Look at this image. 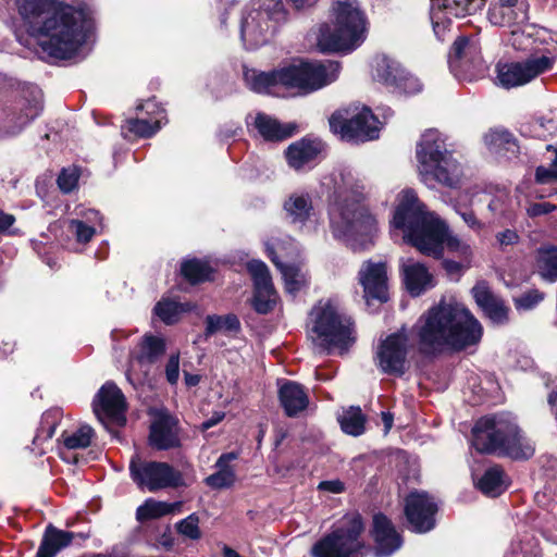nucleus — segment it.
I'll use <instances>...</instances> for the list:
<instances>
[{"label": "nucleus", "instance_id": "obj_15", "mask_svg": "<svg viewBox=\"0 0 557 557\" xmlns=\"http://www.w3.org/2000/svg\"><path fill=\"white\" fill-rule=\"evenodd\" d=\"M407 352L408 336L405 330L388 335L377 350L380 369L387 374L403 375L406 370Z\"/></svg>", "mask_w": 557, "mask_h": 557}, {"label": "nucleus", "instance_id": "obj_21", "mask_svg": "<svg viewBox=\"0 0 557 557\" xmlns=\"http://www.w3.org/2000/svg\"><path fill=\"white\" fill-rule=\"evenodd\" d=\"M150 445L158 450H168L181 445L177 420L170 416H161L150 426Z\"/></svg>", "mask_w": 557, "mask_h": 557}, {"label": "nucleus", "instance_id": "obj_63", "mask_svg": "<svg viewBox=\"0 0 557 557\" xmlns=\"http://www.w3.org/2000/svg\"><path fill=\"white\" fill-rule=\"evenodd\" d=\"M547 404L550 408L552 413L557 420V386L548 394Z\"/></svg>", "mask_w": 557, "mask_h": 557}, {"label": "nucleus", "instance_id": "obj_32", "mask_svg": "<svg viewBox=\"0 0 557 557\" xmlns=\"http://www.w3.org/2000/svg\"><path fill=\"white\" fill-rule=\"evenodd\" d=\"M529 3H521L518 8L490 9L488 20L498 26L523 24L529 20Z\"/></svg>", "mask_w": 557, "mask_h": 557}, {"label": "nucleus", "instance_id": "obj_11", "mask_svg": "<svg viewBox=\"0 0 557 557\" xmlns=\"http://www.w3.org/2000/svg\"><path fill=\"white\" fill-rule=\"evenodd\" d=\"M129 475L139 488L157 492L184 486L180 470L168 462L145 460L135 454L129 461Z\"/></svg>", "mask_w": 557, "mask_h": 557}, {"label": "nucleus", "instance_id": "obj_30", "mask_svg": "<svg viewBox=\"0 0 557 557\" xmlns=\"http://www.w3.org/2000/svg\"><path fill=\"white\" fill-rule=\"evenodd\" d=\"M485 144L488 148L498 154L517 157L519 146L515 137L505 129H492L484 136Z\"/></svg>", "mask_w": 557, "mask_h": 557}, {"label": "nucleus", "instance_id": "obj_46", "mask_svg": "<svg viewBox=\"0 0 557 557\" xmlns=\"http://www.w3.org/2000/svg\"><path fill=\"white\" fill-rule=\"evenodd\" d=\"M176 529L180 534L190 540H199L201 537V531L199 529V517L196 513H191L177 522Z\"/></svg>", "mask_w": 557, "mask_h": 557}, {"label": "nucleus", "instance_id": "obj_44", "mask_svg": "<svg viewBox=\"0 0 557 557\" xmlns=\"http://www.w3.org/2000/svg\"><path fill=\"white\" fill-rule=\"evenodd\" d=\"M160 122L153 123L143 119H129L126 121L123 129H127L129 133L138 137H150L160 129Z\"/></svg>", "mask_w": 557, "mask_h": 557}, {"label": "nucleus", "instance_id": "obj_12", "mask_svg": "<svg viewBox=\"0 0 557 557\" xmlns=\"http://www.w3.org/2000/svg\"><path fill=\"white\" fill-rule=\"evenodd\" d=\"M329 123L331 131L346 140L364 143L379 137L380 122L369 108L352 113L347 109L336 111Z\"/></svg>", "mask_w": 557, "mask_h": 557}, {"label": "nucleus", "instance_id": "obj_50", "mask_svg": "<svg viewBox=\"0 0 557 557\" xmlns=\"http://www.w3.org/2000/svg\"><path fill=\"white\" fill-rule=\"evenodd\" d=\"M78 173L76 170H62L58 177V185L63 193H71L77 185Z\"/></svg>", "mask_w": 557, "mask_h": 557}, {"label": "nucleus", "instance_id": "obj_23", "mask_svg": "<svg viewBox=\"0 0 557 557\" xmlns=\"http://www.w3.org/2000/svg\"><path fill=\"white\" fill-rule=\"evenodd\" d=\"M406 288L412 296H420L436 285L433 274L420 262L408 260L403 265Z\"/></svg>", "mask_w": 557, "mask_h": 557}, {"label": "nucleus", "instance_id": "obj_7", "mask_svg": "<svg viewBox=\"0 0 557 557\" xmlns=\"http://www.w3.org/2000/svg\"><path fill=\"white\" fill-rule=\"evenodd\" d=\"M330 225L335 238L354 247L358 237H369L376 230V220L361 202V196L349 198L339 191L330 208Z\"/></svg>", "mask_w": 557, "mask_h": 557}, {"label": "nucleus", "instance_id": "obj_16", "mask_svg": "<svg viewBox=\"0 0 557 557\" xmlns=\"http://www.w3.org/2000/svg\"><path fill=\"white\" fill-rule=\"evenodd\" d=\"M437 505L425 492H412L406 497L405 515L416 532L424 533L435 525Z\"/></svg>", "mask_w": 557, "mask_h": 557}, {"label": "nucleus", "instance_id": "obj_9", "mask_svg": "<svg viewBox=\"0 0 557 557\" xmlns=\"http://www.w3.org/2000/svg\"><path fill=\"white\" fill-rule=\"evenodd\" d=\"M339 69L335 61H298L278 69L281 87L308 95L334 82Z\"/></svg>", "mask_w": 557, "mask_h": 557}, {"label": "nucleus", "instance_id": "obj_29", "mask_svg": "<svg viewBox=\"0 0 557 557\" xmlns=\"http://www.w3.org/2000/svg\"><path fill=\"white\" fill-rule=\"evenodd\" d=\"M234 459H236L234 453L221 455L215 462L218 471L206 478V484L215 490L231 487L235 483L236 474L228 463Z\"/></svg>", "mask_w": 557, "mask_h": 557}, {"label": "nucleus", "instance_id": "obj_51", "mask_svg": "<svg viewBox=\"0 0 557 557\" xmlns=\"http://www.w3.org/2000/svg\"><path fill=\"white\" fill-rule=\"evenodd\" d=\"M165 376L170 384L174 385L177 383L180 376V354L170 356L165 366Z\"/></svg>", "mask_w": 557, "mask_h": 557}, {"label": "nucleus", "instance_id": "obj_6", "mask_svg": "<svg viewBox=\"0 0 557 557\" xmlns=\"http://www.w3.org/2000/svg\"><path fill=\"white\" fill-rule=\"evenodd\" d=\"M418 172L424 184L434 186L438 183L456 188L462 177L460 163L447 150L444 140L436 131H426L416 147Z\"/></svg>", "mask_w": 557, "mask_h": 557}, {"label": "nucleus", "instance_id": "obj_4", "mask_svg": "<svg viewBox=\"0 0 557 557\" xmlns=\"http://www.w3.org/2000/svg\"><path fill=\"white\" fill-rule=\"evenodd\" d=\"M472 445L479 453L512 459H529L535 450L517 423L504 416L479 419L472 428Z\"/></svg>", "mask_w": 557, "mask_h": 557}, {"label": "nucleus", "instance_id": "obj_55", "mask_svg": "<svg viewBox=\"0 0 557 557\" xmlns=\"http://www.w3.org/2000/svg\"><path fill=\"white\" fill-rule=\"evenodd\" d=\"M496 239L500 247L512 246L519 242V235L513 230H505L496 235Z\"/></svg>", "mask_w": 557, "mask_h": 557}, {"label": "nucleus", "instance_id": "obj_22", "mask_svg": "<svg viewBox=\"0 0 557 557\" xmlns=\"http://www.w3.org/2000/svg\"><path fill=\"white\" fill-rule=\"evenodd\" d=\"M252 125L265 141H283L292 137L297 129L295 123H281L263 112L256 114Z\"/></svg>", "mask_w": 557, "mask_h": 557}, {"label": "nucleus", "instance_id": "obj_45", "mask_svg": "<svg viewBox=\"0 0 557 557\" xmlns=\"http://www.w3.org/2000/svg\"><path fill=\"white\" fill-rule=\"evenodd\" d=\"M69 231L75 236L79 244L89 243L96 234V228L86 222L73 219L69 222Z\"/></svg>", "mask_w": 557, "mask_h": 557}, {"label": "nucleus", "instance_id": "obj_62", "mask_svg": "<svg viewBox=\"0 0 557 557\" xmlns=\"http://www.w3.org/2000/svg\"><path fill=\"white\" fill-rule=\"evenodd\" d=\"M225 417V413L224 412H221V411H216L212 414L211 418H209L208 420L203 421L201 423V430L202 431H207L209 430L210 428L216 425L219 422H221Z\"/></svg>", "mask_w": 557, "mask_h": 557}, {"label": "nucleus", "instance_id": "obj_61", "mask_svg": "<svg viewBox=\"0 0 557 557\" xmlns=\"http://www.w3.org/2000/svg\"><path fill=\"white\" fill-rule=\"evenodd\" d=\"M521 3H528L527 0H494L490 9L518 8Z\"/></svg>", "mask_w": 557, "mask_h": 557}, {"label": "nucleus", "instance_id": "obj_54", "mask_svg": "<svg viewBox=\"0 0 557 557\" xmlns=\"http://www.w3.org/2000/svg\"><path fill=\"white\" fill-rule=\"evenodd\" d=\"M535 181L540 184H547L557 181V169L537 166L535 170Z\"/></svg>", "mask_w": 557, "mask_h": 557}, {"label": "nucleus", "instance_id": "obj_64", "mask_svg": "<svg viewBox=\"0 0 557 557\" xmlns=\"http://www.w3.org/2000/svg\"><path fill=\"white\" fill-rule=\"evenodd\" d=\"M184 379H185V384L189 387L196 386L200 382V376L197 374L185 373Z\"/></svg>", "mask_w": 557, "mask_h": 557}, {"label": "nucleus", "instance_id": "obj_25", "mask_svg": "<svg viewBox=\"0 0 557 557\" xmlns=\"http://www.w3.org/2000/svg\"><path fill=\"white\" fill-rule=\"evenodd\" d=\"M322 151V144L307 138L299 139L288 146L285 151L287 163L299 171L313 162Z\"/></svg>", "mask_w": 557, "mask_h": 557}, {"label": "nucleus", "instance_id": "obj_34", "mask_svg": "<svg viewBox=\"0 0 557 557\" xmlns=\"http://www.w3.org/2000/svg\"><path fill=\"white\" fill-rule=\"evenodd\" d=\"M284 210L286 212V219L290 223L302 225L311 214V199L308 195H292L284 202Z\"/></svg>", "mask_w": 557, "mask_h": 557}, {"label": "nucleus", "instance_id": "obj_33", "mask_svg": "<svg viewBox=\"0 0 557 557\" xmlns=\"http://www.w3.org/2000/svg\"><path fill=\"white\" fill-rule=\"evenodd\" d=\"M244 76L248 87L255 92L269 94L272 88L281 87L278 69L270 72L247 70Z\"/></svg>", "mask_w": 557, "mask_h": 557}, {"label": "nucleus", "instance_id": "obj_14", "mask_svg": "<svg viewBox=\"0 0 557 557\" xmlns=\"http://www.w3.org/2000/svg\"><path fill=\"white\" fill-rule=\"evenodd\" d=\"M376 77L395 92L416 95L422 90V84L418 77L408 72L393 58L381 55L375 62Z\"/></svg>", "mask_w": 557, "mask_h": 557}, {"label": "nucleus", "instance_id": "obj_56", "mask_svg": "<svg viewBox=\"0 0 557 557\" xmlns=\"http://www.w3.org/2000/svg\"><path fill=\"white\" fill-rule=\"evenodd\" d=\"M459 214L463 222L473 231L480 232L484 227V224L476 218L473 211H460Z\"/></svg>", "mask_w": 557, "mask_h": 557}, {"label": "nucleus", "instance_id": "obj_60", "mask_svg": "<svg viewBox=\"0 0 557 557\" xmlns=\"http://www.w3.org/2000/svg\"><path fill=\"white\" fill-rule=\"evenodd\" d=\"M15 223V216L0 209V233H5Z\"/></svg>", "mask_w": 557, "mask_h": 557}, {"label": "nucleus", "instance_id": "obj_48", "mask_svg": "<svg viewBox=\"0 0 557 557\" xmlns=\"http://www.w3.org/2000/svg\"><path fill=\"white\" fill-rule=\"evenodd\" d=\"M475 46L469 40V38L458 37L451 47V62H454V60H461L466 58L468 54L475 52Z\"/></svg>", "mask_w": 557, "mask_h": 557}, {"label": "nucleus", "instance_id": "obj_41", "mask_svg": "<svg viewBox=\"0 0 557 557\" xmlns=\"http://www.w3.org/2000/svg\"><path fill=\"white\" fill-rule=\"evenodd\" d=\"M342 430L354 436H358L364 431V416L362 414L360 408L351 407L349 410L345 411L338 418Z\"/></svg>", "mask_w": 557, "mask_h": 557}, {"label": "nucleus", "instance_id": "obj_8", "mask_svg": "<svg viewBox=\"0 0 557 557\" xmlns=\"http://www.w3.org/2000/svg\"><path fill=\"white\" fill-rule=\"evenodd\" d=\"M364 524L359 513L343 517L338 525L311 547L312 557H364Z\"/></svg>", "mask_w": 557, "mask_h": 557}, {"label": "nucleus", "instance_id": "obj_52", "mask_svg": "<svg viewBox=\"0 0 557 557\" xmlns=\"http://www.w3.org/2000/svg\"><path fill=\"white\" fill-rule=\"evenodd\" d=\"M556 209L555 205L549 202H533L527 208V213L530 218H536L540 215L548 214Z\"/></svg>", "mask_w": 557, "mask_h": 557}, {"label": "nucleus", "instance_id": "obj_2", "mask_svg": "<svg viewBox=\"0 0 557 557\" xmlns=\"http://www.w3.org/2000/svg\"><path fill=\"white\" fill-rule=\"evenodd\" d=\"M392 225L404 232V239L419 252L440 259L447 250L458 259L471 262L473 251L467 242L448 233L447 225L434 213L425 210L413 190L399 195Z\"/></svg>", "mask_w": 557, "mask_h": 557}, {"label": "nucleus", "instance_id": "obj_31", "mask_svg": "<svg viewBox=\"0 0 557 557\" xmlns=\"http://www.w3.org/2000/svg\"><path fill=\"white\" fill-rule=\"evenodd\" d=\"M165 352V342L162 337L145 335L138 344V352L134 359L140 364H152Z\"/></svg>", "mask_w": 557, "mask_h": 557}, {"label": "nucleus", "instance_id": "obj_28", "mask_svg": "<svg viewBox=\"0 0 557 557\" xmlns=\"http://www.w3.org/2000/svg\"><path fill=\"white\" fill-rule=\"evenodd\" d=\"M74 533L60 530L52 524L46 528L36 557H54L62 548L69 546Z\"/></svg>", "mask_w": 557, "mask_h": 557}, {"label": "nucleus", "instance_id": "obj_19", "mask_svg": "<svg viewBox=\"0 0 557 557\" xmlns=\"http://www.w3.org/2000/svg\"><path fill=\"white\" fill-rule=\"evenodd\" d=\"M359 281L363 286L364 296L367 298L377 299L381 302L387 301V273L385 263L364 262L359 271Z\"/></svg>", "mask_w": 557, "mask_h": 557}, {"label": "nucleus", "instance_id": "obj_38", "mask_svg": "<svg viewBox=\"0 0 557 557\" xmlns=\"http://www.w3.org/2000/svg\"><path fill=\"white\" fill-rule=\"evenodd\" d=\"M539 274L546 281H557V247L543 246L536 251Z\"/></svg>", "mask_w": 557, "mask_h": 557}, {"label": "nucleus", "instance_id": "obj_10", "mask_svg": "<svg viewBox=\"0 0 557 557\" xmlns=\"http://www.w3.org/2000/svg\"><path fill=\"white\" fill-rule=\"evenodd\" d=\"M310 320L321 346L344 348L354 342L350 318L341 313L332 300H320L311 309Z\"/></svg>", "mask_w": 557, "mask_h": 557}, {"label": "nucleus", "instance_id": "obj_57", "mask_svg": "<svg viewBox=\"0 0 557 557\" xmlns=\"http://www.w3.org/2000/svg\"><path fill=\"white\" fill-rule=\"evenodd\" d=\"M51 414L45 413L41 420V428L37 437L44 436L45 438H51L55 431V422L50 421Z\"/></svg>", "mask_w": 557, "mask_h": 557}, {"label": "nucleus", "instance_id": "obj_59", "mask_svg": "<svg viewBox=\"0 0 557 557\" xmlns=\"http://www.w3.org/2000/svg\"><path fill=\"white\" fill-rule=\"evenodd\" d=\"M319 0H286V3L290 5L297 12H304L313 8Z\"/></svg>", "mask_w": 557, "mask_h": 557}, {"label": "nucleus", "instance_id": "obj_26", "mask_svg": "<svg viewBox=\"0 0 557 557\" xmlns=\"http://www.w3.org/2000/svg\"><path fill=\"white\" fill-rule=\"evenodd\" d=\"M269 28L268 14L265 12H250L242 21V39L248 42L250 48H256L265 41Z\"/></svg>", "mask_w": 557, "mask_h": 557}, {"label": "nucleus", "instance_id": "obj_17", "mask_svg": "<svg viewBox=\"0 0 557 557\" xmlns=\"http://www.w3.org/2000/svg\"><path fill=\"white\" fill-rule=\"evenodd\" d=\"M247 270L255 286L252 307L258 313L267 314L273 310L276 296L269 268L260 260H251Z\"/></svg>", "mask_w": 557, "mask_h": 557}, {"label": "nucleus", "instance_id": "obj_58", "mask_svg": "<svg viewBox=\"0 0 557 557\" xmlns=\"http://www.w3.org/2000/svg\"><path fill=\"white\" fill-rule=\"evenodd\" d=\"M318 488L331 493H342L344 491V483L339 480L322 481L319 483Z\"/></svg>", "mask_w": 557, "mask_h": 557}, {"label": "nucleus", "instance_id": "obj_43", "mask_svg": "<svg viewBox=\"0 0 557 557\" xmlns=\"http://www.w3.org/2000/svg\"><path fill=\"white\" fill-rule=\"evenodd\" d=\"M94 430L89 425H83L77 431L63 433V443L69 449L86 448L90 445Z\"/></svg>", "mask_w": 557, "mask_h": 557}, {"label": "nucleus", "instance_id": "obj_53", "mask_svg": "<svg viewBox=\"0 0 557 557\" xmlns=\"http://www.w3.org/2000/svg\"><path fill=\"white\" fill-rule=\"evenodd\" d=\"M470 264L471 262H466L465 260L461 259H459L458 261L444 259L442 261L443 268L450 275L461 273L463 270L468 269Z\"/></svg>", "mask_w": 557, "mask_h": 557}, {"label": "nucleus", "instance_id": "obj_3", "mask_svg": "<svg viewBox=\"0 0 557 557\" xmlns=\"http://www.w3.org/2000/svg\"><path fill=\"white\" fill-rule=\"evenodd\" d=\"M419 322V349L428 355L466 350L478 345L483 335L481 323L467 307L456 301L440 302L421 317Z\"/></svg>", "mask_w": 557, "mask_h": 557}, {"label": "nucleus", "instance_id": "obj_42", "mask_svg": "<svg viewBox=\"0 0 557 557\" xmlns=\"http://www.w3.org/2000/svg\"><path fill=\"white\" fill-rule=\"evenodd\" d=\"M182 275L191 284L205 282L210 278L211 268L199 260H188L182 263Z\"/></svg>", "mask_w": 557, "mask_h": 557}, {"label": "nucleus", "instance_id": "obj_24", "mask_svg": "<svg viewBox=\"0 0 557 557\" xmlns=\"http://www.w3.org/2000/svg\"><path fill=\"white\" fill-rule=\"evenodd\" d=\"M478 306L496 323H504L508 319V309L504 301L496 296L485 283H478L472 288Z\"/></svg>", "mask_w": 557, "mask_h": 557}, {"label": "nucleus", "instance_id": "obj_47", "mask_svg": "<svg viewBox=\"0 0 557 557\" xmlns=\"http://www.w3.org/2000/svg\"><path fill=\"white\" fill-rule=\"evenodd\" d=\"M41 111V101L34 98L24 108L21 109V114L17 116V127L22 128L30 121H33Z\"/></svg>", "mask_w": 557, "mask_h": 557}, {"label": "nucleus", "instance_id": "obj_27", "mask_svg": "<svg viewBox=\"0 0 557 557\" xmlns=\"http://www.w3.org/2000/svg\"><path fill=\"white\" fill-rule=\"evenodd\" d=\"M278 398L288 417L297 416L309 405V398L304 387L292 381L284 383L280 387Z\"/></svg>", "mask_w": 557, "mask_h": 557}, {"label": "nucleus", "instance_id": "obj_20", "mask_svg": "<svg viewBox=\"0 0 557 557\" xmlns=\"http://www.w3.org/2000/svg\"><path fill=\"white\" fill-rule=\"evenodd\" d=\"M125 407V397L122 391L112 382L103 384L92 401L94 412L99 419L102 416L117 419L123 414Z\"/></svg>", "mask_w": 557, "mask_h": 557}, {"label": "nucleus", "instance_id": "obj_18", "mask_svg": "<svg viewBox=\"0 0 557 557\" xmlns=\"http://www.w3.org/2000/svg\"><path fill=\"white\" fill-rule=\"evenodd\" d=\"M371 534L375 543L374 549L377 557L391 556L403 544V540L392 521L383 513L373 516Z\"/></svg>", "mask_w": 557, "mask_h": 557}, {"label": "nucleus", "instance_id": "obj_5", "mask_svg": "<svg viewBox=\"0 0 557 557\" xmlns=\"http://www.w3.org/2000/svg\"><path fill=\"white\" fill-rule=\"evenodd\" d=\"M333 22L323 24L318 36L322 52L350 51L366 38V18L357 0H337L333 7Z\"/></svg>", "mask_w": 557, "mask_h": 557}, {"label": "nucleus", "instance_id": "obj_1", "mask_svg": "<svg viewBox=\"0 0 557 557\" xmlns=\"http://www.w3.org/2000/svg\"><path fill=\"white\" fill-rule=\"evenodd\" d=\"M20 13L42 51L57 59H70L85 41L84 13L55 0H23Z\"/></svg>", "mask_w": 557, "mask_h": 557}, {"label": "nucleus", "instance_id": "obj_37", "mask_svg": "<svg viewBox=\"0 0 557 557\" xmlns=\"http://www.w3.org/2000/svg\"><path fill=\"white\" fill-rule=\"evenodd\" d=\"M188 304H182L170 298H161L153 308V313L164 324L172 325L180 321L182 313L189 311Z\"/></svg>", "mask_w": 557, "mask_h": 557}, {"label": "nucleus", "instance_id": "obj_40", "mask_svg": "<svg viewBox=\"0 0 557 557\" xmlns=\"http://www.w3.org/2000/svg\"><path fill=\"white\" fill-rule=\"evenodd\" d=\"M269 257L271 258V261L277 267V269L281 271L283 278L285 281V287L287 292L295 293L301 288L304 285V276L299 272L298 269L290 267V265H284L281 263L273 249H269Z\"/></svg>", "mask_w": 557, "mask_h": 557}, {"label": "nucleus", "instance_id": "obj_13", "mask_svg": "<svg viewBox=\"0 0 557 557\" xmlns=\"http://www.w3.org/2000/svg\"><path fill=\"white\" fill-rule=\"evenodd\" d=\"M553 64L554 59L547 55L528 58L522 62L498 64L497 81L507 89L522 86L550 70Z\"/></svg>", "mask_w": 557, "mask_h": 557}, {"label": "nucleus", "instance_id": "obj_36", "mask_svg": "<svg viewBox=\"0 0 557 557\" xmlns=\"http://www.w3.org/2000/svg\"><path fill=\"white\" fill-rule=\"evenodd\" d=\"M181 506L182 504L180 502L170 504L166 502L149 498L137 508L136 519L139 522L158 519L180 510Z\"/></svg>", "mask_w": 557, "mask_h": 557}, {"label": "nucleus", "instance_id": "obj_49", "mask_svg": "<svg viewBox=\"0 0 557 557\" xmlns=\"http://www.w3.org/2000/svg\"><path fill=\"white\" fill-rule=\"evenodd\" d=\"M544 299V294L537 289H531L516 299L517 308L530 310Z\"/></svg>", "mask_w": 557, "mask_h": 557}, {"label": "nucleus", "instance_id": "obj_35", "mask_svg": "<svg viewBox=\"0 0 557 557\" xmlns=\"http://www.w3.org/2000/svg\"><path fill=\"white\" fill-rule=\"evenodd\" d=\"M479 490L490 497H496L507 488L506 476L500 466H493L485 470L478 482Z\"/></svg>", "mask_w": 557, "mask_h": 557}, {"label": "nucleus", "instance_id": "obj_39", "mask_svg": "<svg viewBox=\"0 0 557 557\" xmlns=\"http://www.w3.org/2000/svg\"><path fill=\"white\" fill-rule=\"evenodd\" d=\"M240 322L235 314L216 315L209 314L206 318L205 336L208 338L218 332H237Z\"/></svg>", "mask_w": 557, "mask_h": 557}]
</instances>
